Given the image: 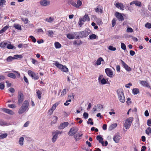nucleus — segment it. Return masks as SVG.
<instances>
[{
  "label": "nucleus",
  "instance_id": "6ab92c4d",
  "mask_svg": "<svg viewBox=\"0 0 151 151\" xmlns=\"http://www.w3.org/2000/svg\"><path fill=\"white\" fill-rule=\"evenodd\" d=\"M7 125V124L6 122L4 121L3 120L0 119V125L4 126Z\"/></svg>",
  "mask_w": 151,
  "mask_h": 151
},
{
  "label": "nucleus",
  "instance_id": "79ce46f5",
  "mask_svg": "<svg viewBox=\"0 0 151 151\" xmlns=\"http://www.w3.org/2000/svg\"><path fill=\"white\" fill-rule=\"evenodd\" d=\"M62 133V132H60L58 130H56L55 132H52V134H55L58 136V134H61Z\"/></svg>",
  "mask_w": 151,
  "mask_h": 151
},
{
  "label": "nucleus",
  "instance_id": "5fc2aeb1",
  "mask_svg": "<svg viewBox=\"0 0 151 151\" xmlns=\"http://www.w3.org/2000/svg\"><path fill=\"white\" fill-rule=\"evenodd\" d=\"M56 106L55 105L53 104L52 107L51 108V109L49 110V111H52V113L53 111L55 110V109Z\"/></svg>",
  "mask_w": 151,
  "mask_h": 151
},
{
  "label": "nucleus",
  "instance_id": "8fccbe9b",
  "mask_svg": "<svg viewBox=\"0 0 151 151\" xmlns=\"http://www.w3.org/2000/svg\"><path fill=\"white\" fill-rule=\"evenodd\" d=\"M83 19H85V20L87 21H89L90 20V18L88 14H85V15L83 17Z\"/></svg>",
  "mask_w": 151,
  "mask_h": 151
},
{
  "label": "nucleus",
  "instance_id": "ea45409f",
  "mask_svg": "<svg viewBox=\"0 0 151 151\" xmlns=\"http://www.w3.org/2000/svg\"><path fill=\"white\" fill-rule=\"evenodd\" d=\"M14 47L12 44H8L7 47V49H14Z\"/></svg>",
  "mask_w": 151,
  "mask_h": 151
},
{
  "label": "nucleus",
  "instance_id": "c85d7f7f",
  "mask_svg": "<svg viewBox=\"0 0 151 151\" xmlns=\"http://www.w3.org/2000/svg\"><path fill=\"white\" fill-rule=\"evenodd\" d=\"M37 95L38 96V98L39 99H41V94L42 93L41 91L39 90H36Z\"/></svg>",
  "mask_w": 151,
  "mask_h": 151
},
{
  "label": "nucleus",
  "instance_id": "cd10ccee",
  "mask_svg": "<svg viewBox=\"0 0 151 151\" xmlns=\"http://www.w3.org/2000/svg\"><path fill=\"white\" fill-rule=\"evenodd\" d=\"M7 76L8 77L12 78L13 79H15L16 78L15 74L12 73H8Z\"/></svg>",
  "mask_w": 151,
  "mask_h": 151
},
{
  "label": "nucleus",
  "instance_id": "13d9d810",
  "mask_svg": "<svg viewBox=\"0 0 151 151\" xmlns=\"http://www.w3.org/2000/svg\"><path fill=\"white\" fill-rule=\"evenodd\" d=\"M6 3V1L5 0H0V6L3 5H5Z\"/></svg>",
  "mask_w": 151,
  "mask_h": 151
},
{
  "label": "nucleus",
  "instance_id": "338daca9",
  "mask_svg": "<svg viewBox=\"0 0 151 151\" xmlns=\"http://www.w3.org/2000/svg\"><path fill=\"white\" fill-rule=\"evenodd\" d=\"M9 91L12 93H14L15 92L14 89L12 87L10 88L9 89Z\"/></svg>",
  "mask_w": 151,
  "mask_h": 151
},
{
  "label": "nucleus",
  "instance_id": "f03ea898",
  "mask_svg": "<svg viewBox=\"0 0 151 151\" xmlns=\"http://www.w3.org/2000/svg\"><path fill=\"white\" fill-rule=\"evenodd\" d=\"M118 99L120 102L124 103L125 101V98L122 90L118 89L117 90Z\"/></svg>",
  "mask_w": 151,
  "mask_h": 151
},
{
  "label": "nucleus",
  "instance_id": "473e14b6",
  "mask_svg": "<svg viewBox=\"0 0 151 151\" xmlns=\"http://www.w3.org/2000/svg\"><path fill=\"white\" fill-rule=\"evenodd\" d=\"M14 59H18L19 58H21L23 57L22 55H15L14 56Z\"/></svg>",
  "mask_w": 151,
  "mask_h": 151
},
{
  "label": "nucleus",
  "instance_id": "0eeeda50",
  "mask_svg": "<svg viewBox=\"0 0 151 151\" xmlns=\"http://www.w3.org/2000/svg\"><path fill=\"white\" fill-rule=\"evenodd\" d=\"M121 61V63L122 65L125 69L128 71H130L131 70V68L129 67L122 60H120Z\"/></svg>",
  "mask_w": 151,
  "mask_h": 151
},
{
  "label": "nucleus",
  "instance_id": "f3484780",
  "mask_svg": "<svg viewBox=\"0 0 151 151\" xmlns=\"http://www.w3.org/2000/svg\"><path fill=\"white\" fill-rule=\"evenodd\" d=\"M120 138V136L118 135H116L114 136L113 138V140L116 143H118L119 141V139Z\"/></svg>",
  "mask_w": 151,
  "mask_h": 151
},
{
  "label": "nucleus",
  "instance_id": "a878e982",
  "mask_svg": "<svg viewBox=\"0 0 151 151\" xmlns=\"http://www.w3.org/2000/svg\"><path fill=\"white\" fill-rule=\"evenodd\" d=\"M117 124L116 123H114L112 124L110 126L109 128V129L110 130H111L115 128L117 126Z\"/></svg>",
  "mask_w": 151,
  "mask_h": 151
},
{
  "label": "nucleus",
  "instance_id": "393cba45",
  "mask_svg": "<svg viewBox=\"0 0 151 151\" xmlns=\"http://www.w3.org/2000/svg\"><path fill=\"white\" fill-rule=\"evenodd\" d=\"M54 45L55 47L57 49L60 48L61 47V45L59 42H55Z\"/></svg>",
  "mask_w": 151,
  "mask_h": 151
},
{
  "label": "nucleus",
  "instance_id": "bb28decb",
  "mask_svg": "<svg viewBox=\"0 0 151 151\" xmlns=\"http://www.w3.org/2000/svg\"><path fill=\"white\" fill-rule=\"evenodd\" d=\"M14 27L16 29H17L19 30H22V28L21 26L18 24H14Z\"/></svg>",
  "mask_w": 151,
  "mask_h": 151
},
{
  "label": "nucleus",
  "instance_id": "7c9ffc66",
  "mask_svg": "<svg viewBox=\"0 0 151 151\" xmlns=\"http://www.w3.org/2000/svg\"><path fill=\"white\" fill-rule=\"evenodd\" d=\"M69 3L73 6L76 8L77 4L76 1H73V0H71L70 1Z\"/></svg>",
  "mask_w": 151,
  "mask_h": 151
},
{
  "label": "nucleus",
  "instance_id": "e2e57ef3",
  "mask_svg": "<svg viewBox=\"0 0 151 151\" xmlns=\"http://www.w3.org/2000/svg\"><path fill=\"white\" fill-rule=\"evenodd\" d=\"M6 83L7 84L6 86L7 87H9L11 86L12 83H9L8 81H6Z\"/></svg>",
  "mask_w": 151,
  "mask_h": 151
},
{
  "label": "nucleus",
  "instance_id": "9b49d317",
  "mask_svg": "<svg viewBox=\"0 0 151 151\" xmlns=\"http://www.w3.org/2000/svg\"><path fill=\"white\" fill-rule=\"evenodd\" d=\"M2 110L4 112L7 113L10 115H13L14 114V112L12 110L5 108H2Z\"/></svg>",
  "mask_w": 151,
  "mask_h": 151
},
{
  "label": "nucleus",
  "instance_id": "1a4fd4ad",
  "mask_svg": "<svg viewBox=\"0 0 151 151\" xmlns=\"http://www.w3.org/2000/svg\"><path fill=\"white\" fill-rule=\"evenodd\" d=\"M105 72L107 76L110 77H112L113 74V72L110 68H106L105 69Z\"/></svg>",
  "mask_w": 151,
  "mask_h": 151
},
{
  "label": "nucleus",
  "instance_id": "603ef678",
  "mask_svg": "<svg viewBox=\"0 0 151 151\" xmlns=\"http://www.w3.org/2000/svg\"><path fill=\"white\" fill-rule=\"evenodd\" d=\"M29 37L32 40V42L35 43L36 41V40L35 38L32 35L29 36Z\"/></svg>",
  "mask_w": 151,
  "mask_h": 151
},
{
  "label": "nucleus",
  "instance_id": "5701e85b",
  "mask_svg": "<svg viewBox=\"0 0 151 151\" xmlns=\"http://www.w3.org/2000/svg\"><path fill=\"white\" fill-rule=\"evenodd\" d=\"M55 65L58 68L61 70L63 65L60 64L58 62H56L55 63Z\"/></svg>",
  "mask_w": 151,
  "mask_h": 151
},
{
  "label": "nucleus",
  "instance_id": "e433bc0d",
  "mask_svg": "<svg viewBox=\"0 0 151 151\" xmlns=\"http://www.w3.org/2000/svg\"><path fill=\"white\" fill-rule=\"evenodd\" d=\"M145 132L146 134L149 135L151 133V128L150 127H148L145 130Z\"/></svg>",
  "mask_w": 151,
  "mask_h": 151
},
{
  "label": "nucleus",
  "instance_id": "ddd939ff",
  "mask_svg": "<svg viewBox=\"0 0 151 151\" xmlns=\"http://www.w3.org/2000/svg\"><path fill=\"white\" fill-rule=\"evenodd\" d=\"M103 107L102 105L100 104H97V105H95L93 109V110L94 112L99 110H101L102 109H103Z\"/></svg>",
  "mask_w": 151,
  "mask_h": 151
},
{
  "label": "nucleus",
  "instance_id": "37998d69",
  "mask_svg": "<svg viewBox=\"0 0 151 151\" xmlns=\"http://www.w3.org/2000/svg\"><path fill=\"white\" fill-rule=\"evenodd\" d=\"M135 4L136 6H142L141 2L137 0L135 1Z\"/></svg>",
  "mask_w": 151,
  "mask_h": 151
},
{
  "label": "nucleus",
  "instance_id": "6e6552de",
  "mask_svg": "<svg viewBox=\"0 0 151 151\" xmlns=\"http://www.w3.org/2000/svg\"><path fill=\"white\" fill-rule=\"evenodd\" d=\"M115 15L119 21H122L124 20V17L121 13L116 12L115 13Z\"/></svg>",
  "mask_w": 151,
  "mask_h": 151
},
{
  "label": "nucleus",
  "instance_id": "de8ad7c7",
  "mask_svg": "<svg viewBox=\"0 0 151 151\" xmlns=\"http://www.w3.org/2000/svg\"><path fill=\"white\" fill-rule=\"evenodd\" d=\"M14 59V57H13L11 56H9L7 58L6 60L8 62H10Z\"/></svg>",
  "mask_w": 151,
  "mask_h": 151
},
{
  "label": "nucleus",
  "instance_id": "a19ab883",
  "mask_svg": "<svg viewBox=\"0 0 151 151\" xmlns=\"http://www.w3.org/2000/svg\"><path fill=\"white\" fill-rule=\"evenodd\" d=\"M100 82H101V84L102 85H104L106 84L107 83L106 80L104 78H103L100 81Z\"/></svg>",
  "mask_w": 151,
  "mask_h": 151
},
{
  "label": "nucleus",
  "instance_id": "20e7f679",
  "mask_svg": "<svg viewBox=\"0 0 151 151\" xmlns=\"http://www.w3.org/2000/svg\"><path fill=\"white\" fill-rule=\"evenodd\" d=\"M18 102L17 104L19 105L21 104L24 99V96L23 94L21 92H19L18 93L17 96Z\"/></svg>",
  "mask_w": 151,
  "mask_h": 151
},
{
  "label": "nucleus",
  "instance_id": "f704fd0d",
  "mask_svg": "<svg viewBox=\"0 0 151 151\" xmlns=\"http://www.w3.org/2000/svg\"><path fill=\"white\" fill-rule=\"evenodd\" d=\"M97 36L94 34H92L90 35L89 38L91 40H93L96 39Z\"/></svg>",
  "mask_w": 151,
  "mask_h": 151
},
{
  "label": "nucleus",
  "instance_id": "4d7b16f0",
  "mask_svg": "<svg viewBox=\"0 0 151 151\" xmlns=\"http://www.w3.org/2000/svg\"><path fill=\"white\" fill-rule=\"evenodd\" d=\"M116 19H113V20L112 21V27H114L115 25L116 24Z\"/></svg>",
  "mask_w": 151,
  "mask_h": 151
},
{
  "label": "nucleus",
  "instance_id": "39448f33",
  "mask_svg": "<svg viewBox=\"0 0 151 151\" xmlns=\"http://www.w3.org/2000/svg\"><path fill=\"white\" fill-rule=\"evenodd\" d=\"M78 130V129L76 127H73L71 128L68 133L70 136H73L75 134Z\"/></svg>",
  "mask_w": 151,
  "mask_h": 151
},
{
  "label": "nucleus",
  "instance_id": "f8f14e48",
  "mask_svg": "<svg viewBox=\"0 0 151 151\" xmlns=\"http://www.w3.org/2000/svg\"><path fill=\"white\" fill-rule=\"evenodd\" d=\"M69 124V123L68 122H65L60 124L58 127L59 129H63L65 127H67Z\"/></svg>",
  "mask_w": 151,
  "mask_h": 151
},
{
  "label": "nucleus",
  "instance_id": "680f3d73",
  "mask_svg": "<svg viewBox=\"0 0 151 151\" xmlns=\"http://www.w3.org/2000/svg\"><path fill=\"white\" fill-rule=\"evenodd\" d=\"M22 20L25 22V24H27L28 23V20L27 18H22Z\"/></svg>",
  "mask_w": 151,
  "mask_h": 151
},
{
  "label": "nucleus",
  "instance_id": "6e6d98bb",
  "mask_svg": "<svg viewBox=\"0 0 151 151\" xmlns=\"http://www.w3.org/2000/svg\"><path fill=\"white\" fill-rule=\"evenodd\" d=\"M133 31V29L131 27H128L127 29V32H132Z\"/></svg>",
  "mask_w": 151,
  "mask_h": 151
},
{
  "label": "nucleus",
  "instance_id": "2eb2a0df",
  "mask_svg": "<svg viewBox=\"0 0 151 151\" xmlns=\"http://www.w3.org/2000/svg\"><path fill=\"white\" fill-rule=\"evenodd\" d=\"M81 38L85 37H87L89 34V32L88 31L85 30L81 32Z\"/></svg>",
  "mask_w": 151,
  "mask_h": 151
},
{
  "label": "nucleus",
  "instance_id": "72a5a7b5",
  "mask_svg": "<svg viewBox=\"0 0 151 151\" xmlns=\"http://www.w3.org/2000/svg\"><path fill=\"white\" fill-rule=\"evenodd\" d=\"M24 140V138L23 137H21L19 139V144L21 145H23V141Z\"/></svg>",
  "mask_w": 151,
  "mask_h": 151
},
{
  "label": "nucleus",
  "instance_id": "b1692460",
  "mask_svg": "<svg viewBox=\"0 0 151 151\" xmlns=\"http://www.w3.org/2000/svg\"><path fill=\"white\" fill-rule=\"evenodd\" d=\"M104 61V60L102 58H99L97 60L96 64L97 65H99L101 64V61Z\"/></svg>",
  "mask_w": 151,
  "mask_h": 151
},
{
  "label": "nucleus",
  "instance_id": "4c0bfd02",
  "mask_svg": "<svg viewBox=\"0 0 151 151\" xmlns=\"http://www.w3.org/2000/svg\"><path fill=\"white\" fill-rule=\"evenodd\" d=\"M76 8H78L79 6H81L82 4V2L80 0H78L77 2Z\"/></svg>",
  "mask_w": 151,
  "mask_h": 151
},
{
  "label": "nucleus",
  "instance_id": "7ed1b4c3",
  "mask_svg": "<svg viewBox=\"0 0 151 151\" xmlns=\"http://www.w3.org/2000/svg\"><path fill=\"white\" fill-rule=\"evenodd\" d=\"M133 118L132 117H130L127 118L125 120L124 126L126 129H129L132 124L133 120Z\"/></svg>",
  "mask_w": 151,
  "mask_h": 151
},
{
  "label": "nucleus",
  "instance_id": "49530a36",
  "mask_svg": "<svg viewBox=\"0 0 151 151\" xmlns=\"http://www.w3.org/2000/svg\"><path fill=\"white\" fill-rule=\"evenodd\" d=\"M108 49L111 51H115L116 49L115 47H114L113 46L111 45H110L109 46Z\"/></svg>",
  "mask_w": 151,
  "mask_h": 151
},
{
  "label": "nucleus",
  "instance_id": "412c9836",
  "mask_svg": "<svg viewBox=\"0 0 151 151\" xmlns=\"http://www.w3.org/2000/svg\"><path fill=\"white\" fill-rule=\"evenodd\" d=\"M67 37L68 38L70 39H73L75 38L74 33H73V34H68L67 35Z\"/></svg>",
  "mask_w": 151,
  "mask_h": 151
},
{
  "label": "nucleus",
  "instance_id": "c756f323",
  "mask_svg": "<svg viewBox=\"0 0 151 151\" xmlns=\"http://www.w3.org/2000/svg\"><path fill=\"white\" fill-rule=\"evenodd\" d=\"M96 139L99 141V143H101V142L103 140V138L101 137V136L100 135H98L96 137Z\"/></svg>",
  "mask_w": 151,
  "mask_h": 151
},
{
  "label": "nucleus",
  "instance_id": "4be33fe9",
  "mask_svg": "<svg viewBox=\"0 0 151 151\" xmlns=\"http://www.w3.org/2000/svg\"><path fill=\"white\" fill-rule=\"evenodd\" d=\"M132 92L134 94L136 95L137 93H139V91L138 88H134L133 89Z\"/></svg>",
  "mask_w": 151,
  "mask_h": 151
},
{
  "label": "nucleus",
  "instance_id": "2f4dec72",
  "mask_svg": "<svg viewBox=\"0 0 151 151\" xmlns=\"http://www.w3.org/2000/svg\"><path fill=\"white\" fill-rule=\"evenodd\" d=\"M61 70L62 71L65 72H67L68 71V68L66 67L65 65H63Z\"/></svg>",
  "mask_w": 151,
  "mask_h": 151
},
{
  "label": "nucleus",
  "instance_id": "58836bf2",
  "mask_svg": "<svg viewBox=\"0 0 151 151\" xmlns=\"http://www.w3.org/2000/svg\"><path fill=\"white\" fill-rule=\"evenodd\" d=\"M7 133H4L3 134L0 135V139H3L6 138L7 136Z\"/></svg>",
  "mask_w": 151,
  "mask_h": 151
},
{
  "label": "nucleus",
  "instance_id": "dca6fc26",
  "mask_svg": "<svg viewBox=\"0 0 151 151\" xmlns=\"http://www.w3.org/2000/svg\"><path fill=\"white\" fill-rule=\"evenodd\" d=\"M74 33L75 38L79 39L81 38V32H75Z\"/></svg>",
  "mask_w": 151,
  "mask_h": 151
},
{
  "label": "nucleus",
  "instance_id": "bf43d9fd",
  "mask_svg": "<svg viewBox=\"0 0 151 151\" xmlns=\"http://www.w3.org/2000/svg\"><path fill=\"white\" fill-rule=\"evenodd\" d=\"M5 86L3 83H0V89L3 90Z\"/></svg>",
  "mask_w": 151,
  "mask_h": 151
},
{
  "label": "nucleus",
  "instance_id": "3c124183",
  "mask_svg": "<svg viewBox=\"0 0 151 151\" xmlns=\"http://www.w3.org/2000/svg\"><path fill=\"white\" fill-rule=\"evenodd\" d=\"M145 27L148 29L151 28V24L148 22H147L145 24Z\"/></svg>",
  "mask_w": 151,
  "mask_h": 151
},
{
  "label": "nucleus",
  "instance_id": "aec40b11",
  "mask_svg": "<svg viewBox=\"0 0 151 151\" xmlns=\"http://www.w3.org/2000/svg\"><path fill=\"white\" fill-rule=\"evenodd\" d=\"M54 19L53 17H50L49 18H46L45 21L49 23H51L54 20Z\"/></svg>",
  "mask_w": 151,
  "mask_h": 151
},
{
  "label": "nucleus",
  "instance_id": "a18cd8bd",
  "mask_svg": "<svg viewBox=\"0 0 151 151\" xmlns=\"http://www.w3.org/2000/svg\"><path fill=\"white\" fill-rule=\"evenodd\" d=\"M121 48L123 50H125L126 49V47L125 44L123 42L121 43Z\"/></svg>",
  "mask_w": 151,
  "mask_h": 151
},
{
  "label": "nucleus",
  "instance_id": "09e8293b",
  "mask_svg": "<svg viewBox=\"0 0 151 151\" xmlns=\"http://www.w3.org/2000/svg\"><path fill=\"white\" fill-rule=\"evenodd\" d=\"M83 116L84 119H86L88 118V114L87 113L84 112L83 114Z\"/></svg>",
  "mask_w": 151,
  "mask_h": 151
},
{
  "label": "nucleus",
  "instance_id": "423d86ee",
  "mask_svg": "<svg viewBox=\"0 0 151 151\" xmlns=\"http://www.w3.org/2000/svg\"><path fill=\"white\" fill-rule=\"evenodd\" d=\"M40 4L43 6H46L50 4L49 1L46 0H41L40 2Z\"/></svg>",
  "mask_w": 151,
  "mask_h": 151
},
{
  "label": "nucleus",
  "instance_id": "9d476101",
  "mask_svg": "<svg viewBox=\"0 0 151 151\" xmlns=\"http://www.w3.org/2000/svg\"><path fill=\"white\" fill-rule=\"evenodd\" d=\"M140 83L141 85L144 87H146L148 88L151 89V87L149 85L147 82L144 81H140Z\"/></svg>",
  "mask_w": 151,
  "mask_h": 151
},
{
  "label": "nucleus",
  "instance_id": "052dcab7",
  "mask_svg": "<svg viewBox=\"0 0 151 151\" xmlns=\"http://www.w3.org/2000/svg\"><path fill=\"white\" fill-rule=\"evenodd\" d=\"M48 36L50 37H52V34L53 33V32L52 30H49L48 31Z\"/></svg>",
  "mask_w": 151,
  "mask_h": 151
},
{
  "label": "nucleus",
  "instance_id": "c9c22d12",
  "mask_svg": "<svg viewBox=\"0 0 151 151\" xmlns=\"http://www.w3.org/2000/svg\"><path fill=\"white\" fill-rule=\"evenodd\" d=\"M53 134L54 135L52 139V141L53 143L55 142L56 141L58 138V136L57 135L55 134Z\"/></svg>",
  "mask_w": 151,
  "mask_h": 151
},
{
  "label": "nucleus",
  "instance_id": "a211bd4d",
  "mask_svg": "<svg viewBox=\"0 0 151 151\" xmlns=\"http://www.w3.org/2000/svg\"><path fill=\"white\" fill-rule=\"evenodd\" d=\"M8 43L6 42H2L0 43V47L3 48H5L7 46Z\"/></svg>",
  "mask_w": 151,
  "mask_h": 151
},
{
  "label": "nucleus",
  "instance_id": "4468645a",
  "mask_svg": "<svg viewBox=\"0 0 151 151\" xmlns=\"http://www.w3.org/2000/svg\"><path fill=\"white\" fill-rule=\"evenodd\" d=\"M82 135L83 134L81 132L76 134L75 135H74V137L76 139V141H77L80 139L79 138L81 137Z\"/></svg>",
  "mask_w": 151,
  "mask_h": 151
},
{
  "label": "nucleus",
  "instance_id": "864d4df0",
  "mask_svg": "<svg viewBox=\"0 0 151 151\" xmlns=\"http://www.w3.org/2000/svg\"><path fill=\"white\" fill-rule=\"evenodd\" d=\"M28 73L29 75L31 77L33 76V74H34V73L30 70H28Z\"/></svg>",
  "mask_w": 151,
  "mask_h": 151
},
{
  "label": "nucleus",
  "instance_id": "0e129e2a",
  "mask_svg": "<svg viewBox=\"0 0 151 151\" xmlns=\"http://www.w3.org/2000/svg\"><path fill=\"white\" fill-rule=\"evenodd\" d=\"M120 9H122V10H124V8L125 7V6L123 5V4L122 3H120Z\"/></svg>",
  "mask_w": 151,
  "mask_h": 151
},
{
  "label": "nucleus",
  "instance_id": "f257e3e1",
  "mask_svg": "<svg viewBox=\"0 0 151 151\" xmlns=\"http://www.w3.org/2000/svg\"><path fill=\"white\" fill-rule=\"evenodd\" d=\"M29 105V103L28 101L27 100H25L18 111V113L20 114H22L26 111H27L29 109L28 107Z\"/></svg>",
  "mask_w": 151,
  "mask_h": 151
},
{
  "label": "nucleus",
  "instance_id": "774afa93",
  "mask_svg": "<svg viewBox=\"0 0 151 151\" xmlns=\"http://www.w3.org/2000/svg\"><path fill=\"white\" fill-rule=\"evenodd\" d=\"M147 125L151 127V119H148L147 121Z\"/></svg>",
  "mask_w": 151,
  "mask_h": 151
},
{
  "label": "nucleus",
  "instance_id": "c03bdc74",
  "mask_svg": "<svg viewBox=\"0 0 151 151\" xmlns=\"http://www.w3.org/2000/svg\"><path fill=\"white\" fill-rule=\"evenodd\" d=\"M32 79L35 80H37L39 78V77L37 74H36L34 73V74H33V76L32 77Z\"/></svg>",
  "mask_w": 151,
  "mask_h": 151
},
{
  "label": "nucleus",
  "instance_id": "69168bd1",
  "mask_svg": "<svg viewBox=\"0 0 151 151\" xmlns=\"http://www.w3.org/2000/svg\"><path fill=\"white\" fill-rule=\"evenodd\" d=\"M8 106L11 108H14L16 107V106L14 104H8Z\"/></svg>",
  "mask_w": 151,
  "mask_h": 151
}]
</instances>
